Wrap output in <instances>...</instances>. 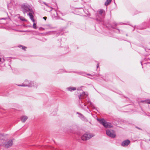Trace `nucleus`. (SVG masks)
Segmentation results:
<instances>
[{
    "label": "nucleus",
    "mask_w": 150,
    "mask_h": 150,
    "mask_svg": "<svg viewBox=\"0 0 150 150\" xmlns=\"http://www.w3.org/2000/svg\"><path fill=\"white\" fill-rule=\"evenodd\" d=\"M88 96L87 93L85 92L83 93L82 94L79 96V104L81 106V107L83 108H84V107L86 105H87V108H88V106H90L92 108H94L93 104L91 103L87 98L86 99V101H85L83 100L85 98H86Z\"/></svg>",
    "instance_id": "1"
},
{
    "label": "nucleus",
    "mask_w": 150,
    "mask_h": 150,
    "mask_svg": "<svg viewBox=\"0 0 150 150\" xmlns=\"http://www.w3.org/2000/svg\"><path fill=\"white\" fill-rule=\"evenodd\" d=\"M21 8L24 14L27 12H32L33 11L31 7L27 4H22L21 5Z\"/></svg>",
    "instance_id": "2"
},
{
    "label": "nucleus",
    "mask_w": 150,
    "mask_h": 150,
    "mask_svg": "<svg viewBox=\"0 0 150 150\" xmlns=\"http://www.w3.org/2000/svg\"><path fill=\"white\" fill-rule=\"evenodd\" d=\"M97 120L99 122L102 124L106 128H110L112 127L110 123L106 122L104 119H98Z\"/></svg>",
    "instance_id": "3"
},
{
    "label": "nucleus",
    "mask_w": 150,
    "mask_h": 150,
    "mask_svg": "<svg viewBox=\"0 0 150 150\" xmlns=\"http://www.w3.org/2000/svg\"><path fill=\"white\" fill-rule=\"evenodd\" d=\"M94 136L93 134L86 133L81 137V139L83 140H86Z\"/></svg>",
    "instance_id": "4"
},
{
    "label": "nucleus",
    "mask_w": 150,
    "mask_h": 150,
    "mask_svg": "<svg viewBox=\"0 0 150 150\" xmlns=\"http://www.w3.org/2000/svg\"><path fill=\"white\" fill-rule=\"evenodd\" d=\"M106 133L108 136L114 138L115 137L114 132L112 130L107 129Z\"/></svg>",
    "instance_id": "5"
},
{
    "label": "nucleus",
    "mask_w": 150,
    "mask_h": 150,
    "mask_svg": "<svg viewBox=\"0 0 150 150\" xmlns=\"http://www.w3.org/2000/svg\"><path fill=\"white\" fill-rule=\"evenodd\" d=\"M104 11L103 9H100L98 11V14H100L102 16V18L100 19H98L97 18H96V20H98L100 21H101L102 20V18H103V16L104 14Z\"/></svg>",
    "instance_id": "6"
},
{
    "label": "nucleus",
    "mask_w": 150,
    "mask_h": 150,
    "mask_svg": "<svg viewBox=\"0 0 150 150\" xmlns=\"http://www.w3.org/2000/svg\"><path fill=\"white\" fill-rule=\"evenodd\" d=\"M18 86H29L32 87L34 86V83L33 82L30 81L28 84H22L21 85H18Z\"/></svg>",
    "instance_id": "7"
},
{
    "label": "nucleus",
    "mask_w": 150,
    "mask_h": 150,
    "mask_svg": "<svg viewBox=\"0 0 150 150\" xmlns=\"http://www.w3.org/2000/svg\"><path fill=\"white\" fill-rule=\"evenodd\" d=\"M12 141L11 140H10L8 141L7 142L4 144V146L6 148H8L11 147L12 145Z\"/></svg>",
    "instance_id": "8"
},
{
    "label": "nucleus",
    "mask_w": 150,
    "mask_h": 150,
    "mask_svg": "<svg viewBox=\"0 0 150 150\" xmlns=\"http://www.w3.org/2000/svg\"><path fill=\"white\" fill-rule=\"evenodd\" d=\"M130 143V141L129 140H126L122 142L121 145L123 146H126L129 144Z\"/></svg>",
    "instance_id": "9"
},
{
    "label": "nucleus",
    "mask_w": 150,
    "mask_h": 150,
    "mask_svg": "<svg viewBox=\"0 0 150 150\" xmlns=\"http://www.w3.org/2000/svg\"><path fill=\"white\" fill-rule=\"evenodd\" d=\"M27 119L28 117L26 116H23L21 117V120L23 122H24Z\"/></svg>",
    "instance_id": "10"
},
{
    "label": "nucleus",
    "mask_w": 150,
    "mask_h": 150,
    "mask_svg": "<svg viewBox=\"0 0 150 150\" xmlns=\"http://www.w3.org/2000/svg\"><path fill=\"white\" fill-rule=\"evenodd\" d=\"M28 15L29 16L30 18L32 21L33 22H34L35 21V20L33 19V16L32 13H29L28 14Z\"/></svg>",
    "instance_id": "11"
},
{
    "label": "nucleus",
    "mask_w": 150,
    "mask_h": 150,
    "mask_svg": "<svg viewBox=\"0 0 150 150\" xmlns=\"http://www.w3.org/2000/svg\"><path fill=\"white\" fill-rule=\"evenodd\" d=\"M67 89L68 91H72L76 90V88L75 87H70L67 88Z\"/></svg>",
    "instance_id": "12"
},
{
    "label": "nucleus",
    "mask_w": 150,
    "mask_h": 150,
    "mask_svg": "<svg viewBox=\"0 0 150 150\" xmlns=\"http://www.w3.org/2000/svg\"><path fill=\"white\" fill-rule=\"evenodd\" d=\"M112 0H107L105 2V4L106 6H107L109 4L111 1Z\"/></svg>",
    "instance_id": "13"
},
{
    "label": "nucleus",
    "mask_w": 150,
    "mask_h": 150,
    "mask_svg": "<svg viewBox=\"0 0 150 150\" xmlns=\"http://www.w3.org/2000/svg\"><path fill=\"white\" fill-rule=\"evenodd\" d=\"M141 102H145L146 103L150 104V100H142Z\"/></svg>",
    "instance_id": "14"
},
{
    "label": "nucleus",
    "mask_w": 150,
    "mask_h": 150,
    "mask_svg": "<svg viewBox=\"0 0 150 150\" xmlns=\"http://www.w3.org/2000/svg\"><path fill=\"white\" fill-rule=\"evenodd\" d=\"M33 27L34 29H37V26H36V24L35 23H34L33 24Z\"/></svg>",
    "instance_id": "15"
},
{
    "label": "nucleus",
    "mask_w": 150,
    "mask_h": 150,
    "mask_svg": "<svg viewBox=\"0 0 150 150\" xmlns=\"http://www.w3.org/2000/svg\"><path fill=\"white\" fill-rule=\"evenodd\" d=\"M22 47V49L23 50H25V48H26V47L24 46H23L21 45L20 46H19V47Z\"/></svg>",
    "instance_id": "16"
},
{
    "label": "nucleus",
    "mask_w": 150,
    "mask_h": 150,
    "mask_svg": "<svg viewBox=\"0 0 150 150\" xmlns=\"http://www.w3.org/2000/svg\"><path fill=\"white\" fill-rule=\"evenodd\" d=\"M77 113L78 114H79L80 115H81V116H80V117H81V118H82V117L83 118L84 117V116L81 114L79 113V112H77Z\"/></svg>",
    "instance_id": "17"
},
{
    "label": "nucleus",
    "mask_w": 150,
    "mask_h": 150,
    "mask_svg": "<svg viewBox=\"0 0 150 150\" xmlns=\"http://www.w3.org/2000/svg\"><path fill=\"white\" fill-rule=\"evenodd\" d=\"M21 19L23 21H26V20L25 19V18H21Z\"/></svg>",
    "instance_id": "18"
},
{
    "label": "nucleus",
    "mask_w": 150,
    "mask_h": 150,
    "mask_svg": "<svg viewBox=\"0 0 150 150\" xmlns=\"http://www.w3.org/2000/svg\"><path fill=\"white\" fill-rule=\"evenodd\" d=\"M47 18V17H43V18L44 20H46Z\"/></svg>",
    "instance_id": "19"
},
{
    "label": "nucleus",
    "mask_w": 150,
    "mask_h": 150,
    "mask_svg": "<svg viewBox=\"0 0 150 150\" xmlns=\"http://www.w3.org/2000/svg\"><path fill=\"white\" fill-rule=\"evenodd\" d=\"M99 67V64H97V68H98V67Z\"/></svg>",
    "instance_id": "20"
},
{
    "label": "nucleus",
    "mask_w": 150,
    "mask_h": 150,
    "mask_svg": "<svg viewBox=\"0 0 150 150\" xmlns=\"http://www.w3.org/2000/svg\"><path fill=\"white\" fill-rule=\"evenodd\" d=\"M41 29H43V28L41 27H40L39 28V30H41Z\"/></svg>",
    "instance_id": "21"
},
{
    "label": "nucleus",
    "mask_w": 150,
    "mask_h": 150,
    "mask_svg": "<svg viewBox=\"0 0 150 150\" xmlns=\"http://www.w3.org/2000/svg\"><path fill=\"white\" fill-rule=\"evenodd\" d=\"M136 127L138 129H140V128H138V127Z\"/></svg>",
    "instance_id": "22"
},
{
    "label": "nucleus",
    "mask_w": 150,
    "mask_h": 150,
    "mask_svg": "<svg viewBox=\"0 0 150 150\" xmlns=\"http://www.w3.org/2000/svg\"><path fill=\"white\" fill-rule=\"evenodd\" d=\"M88 75L90 76L91 75L90 74H87Z\"/></svg>",
    "instance_id": "23"
},
{
    "label": "nucleus",
    "mask_w": 150,
    "mask_h": 150,
    "mask_svg": "<svg viewBox=\"0 0 150 150\" xmlns=\"http://www.w3.org/2000/svg\"><path fill=\"white\" fill-rule=\"evenodd\" d=\"M27 81H27V80H25V82H26Z\"/></svg>",
    "instance_id": "24"
},
{
    "label": "nucleus",
    "mask_w": 150,
    "mask_h": 150,
    "mask_svg": "<svg viewBox=\"0 0 150 150\" xmlns=\"http://www.w3.org/2000/svg\"><path fill=\"white\" fill-rule=\"evenodd\" d=\"M1 58H0V62L1 61Z\"/></svg>",
    "instance_id": "25"
},
{
    "label": "nucleus",
    "mask_w": 150,
    "mask_h": 150,
    "mask_svg": "<svg viewBox=\"0 0 150 150\" xmlns=\"http://www.w3.org/2000/svg\"><path fill=\"white\" fill-rule=\"evenodd\" d=\"M141 65H142V62H141Z\"/></svg>",
    "instance_id": "26"
},
{
    "label": "nucleus",
    "mask_w": 150,
    "mask_h": 150,
    "mask_svg": "<svg viewBox=\"0 0 150 150\" xmlns=\"http://www.w3.org/2000/svg\"><path fill=\"white\" fill-rule=\"evenodd\" d=\"M77 90H80V89H77Z\"/></svg>",
    "instance_id": "27"
}]
</instances>
